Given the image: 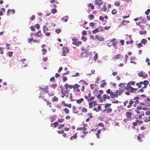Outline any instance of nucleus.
Returning <instances> with one entry per match:
<instances>
[{
  "label": "nucleus",
  "instance_id": "61",
  "mask_svg": "<svg viewBox=\"0 0 150 150\" xmlns=\"http://www.w3.org/2000/svg\"><path fill=\"white\" fill-rule=\"evenodd\" d=\"M35 27L38 30L40 28V25L38 24H36L35 25Z\"/></svg>",
  "mask_w": 150,
  "mask_h": 150
},
{
  "label": "nucleus",
  "instance_id": "54",
  "mask_svg": "<svg viewBox=\"0 0 150 150\" xmlns=\"http://www.w3.org/2000/svg\"><path fill=\"white\" fill-rule=\"evenodd\" d=\"M101 95L100 94H99L97 96V98H100V100L101 101V102H102L103 101V100L102 99H101Z\"/></svg>",
  "mask_w": 150,
  "mask_h": 150
},
{
  "label": "nucleus",
  "instance_id": "15",
  "mask_svg": "<svg viewBox=\"0 0 150 150\" xmlns=\"http://www.w3.org/2000/svg\"><path fill=\"white\" fill-rule=\"evenodd\" d=\"M129 22V21H128L123 20L121 21L120 23V25H126L127 23Z\"/></svg>",
  "mask_w": 150,
  "mask_h": 150
},
{
  "label": "nucleus",
  "instance_id": "19",
  "mask_svg": "<svg viewBox=\"0 0 150 150\" xmlns=\"http://www.w3.org/2000/svg\"><path fill=\"white\" fill-rule=\"evenodd\" d=\"M15 10L13 9H8V10L7 11V15H9L10 12H11L13 13H15Z\"/></svg>",
  "mask_w": 150,
  "mask_h": 150
},
{
  "label": "nucleus",
  "instance_id": "26",
  "mask_svg": "<svg viewBox=\"0 0 150 150\" xmlns=\"http://www.w3.org/2000/svg\"><path fill=\"white\" fill-rule=\"evenodd\" d=\"M77 40V39L76 38H74L72 39V40L73 41L72 43L73 45H76Z\"/></svg>",
  "mask_w": 150,
  "mask_h": 150
},
{
  "label": "nucleus",
  "instance_id": "25",
  "mask_svg": "<svg viewBox=\"0 0 150 150\" xmlns=\"http://www.w3.org/2000/svg\"><path fill=\"white\" fill-rule=\"evenodd\" d=\"M68 18V16H65L64 17L62 18L61 19L63 21H64V22H66L67 21V18Z\"/></svg>",
  "mask_w": 150,
  "mask_h": 150
},
{
  "label": "nucleus",
  "instance_id": "59",
  "mask_svg": "<svg viewBox=\"0 0 150 150\" xmlns=\"http://www.w3.org/2000/svg\"><path fill=\"white\" fill-rule=\"evenodd\" d=\"M117 42L114 41V40L112 42V45H113L114 47H115V45H116Z\"/></svg>",
  "mask_w": 150,
  "mask_h": 150
},
{
  "label": "nucleus",
  "instance_id": "60",
  "mask_svg": "<svg viewBox=\"0 0 150 150\" xmlns=\"http://www.w3.org/2000/svg\"><path fill=\"white\" fill-rule=\"evenodd\" d=\"M90 25L91 26H92V27H93L94 26V25L95 24V23L93 22H91L90 23Z\"/></svg>",
  "mask_w": 150,
  "mask_h": 150
},
{
  "label": "nucleus",
  "instance_id": "22",
  "mask_svg": "<svg viewBox=\"0 0 150 150\" xmlns=\"http://www.w3.org/2000/svg\"><path fill=\"white\" fill-rule=\"evenodd\" d=\"M101 130L99 129L97 130V132L96 134V136L97 137V138H99L100 137H99V134H100L101 133Z\"/></svg>",
  "mask_w": 150,
  "mask_h": 150
},
{
  "label": "nucleus",
  "instance_id": "56",
  "mask_svg": "<svg viewBox=\"0 0 150 150\" xmlns=\"http://www.w3.org/2000/svg\"><path fill=\"white\" fill-rule=\"evenodd\" d=\"M81 39L83 41H86L87 40V39L85 38V37L84 36H82L81 37Z\"/></svg>",
  "mask_w": 150,
  "mask_h": 150
},
{
  "label": "nucleus",
  "instance_id": "46",
  "mask_svg": "<svg viewBox=\"0 0 150 150\" xmlns=\"http://www.w3.org/2000/svg\"><path fill=\"white\" fill-rule=\"evenodd\" d=\"M13 52H10L8 53V56L10 57H11L12 56V54Z\"/></svg>",
  "mask_w": 150,
  "mask_h": 150
},
{
  "label": "nucleus",
  "instance_id": "31",
  "mask_svg": "<svg viewBox=\"0 0 150 150\" xmlns=\"http://www.w3.org/2000/svg\"><path fill=\"white\" fill-rule=\"evenodd\" d=\"M88 6L90 7L91 9H94V6L91 3H89L88 5Z\"/></svg>",
  "mask_w": 150,
  "mask_h": 150
},
{
  "label": "nucleus",
  "instance_id": "24",
  "mask_svg": "<svg viewBox=\"0 0 150 150\" xmlns=\"http://www.w3.org/2000/svg\"><path fill=\"white\" fill-rule=\"evenodd\" d=\"M77 138V133L76 132V134L74 136H72L70 138V140H72L74 139H76Z\"/></svg>",
  "mask_w": 150,
  "mask_h": 150
},
{
  "label": "nucleus",
  "instance_id": "58",
  "mask_svg": "<svg viewBox=\"0 0 150 150\" xmlns=\"http://www.w3.org/2000/svg\"><path fill=\"white\" fill-rule=\"evenodd\" d=\"M47 93H48V95L49 96H53L54 95L53 93H50L48 91L47 92Z\"/></svg>",
  "mask_w": 150,
  "mask_h": 150
},
{
  "label": "nucleus",
  "instance_id": "29",
  "mask_svg": "<svg viewBox=\"0 0 150 150\" xmlns=\"http://www.w3.org/2000/svg\"><path fill=\"white\" fill-rule=\"evenodd\" d=\"M73 88L75 89L77 88H78L80 86L79 85L77 84H75V85L73 86Z\"/></svg>",
  "mask_w": 150,
  "mask_h": 150
},
{
  "label": "nucleus",
  "instance_id": "5",
  "mask_svg": "<svg viewBox=\"0 0 150 150\" xmlns=\"http://www.w3.org/2000/svg\"><path fill=\"white\" fill-rule=\"evenodd\" d=\"M138 75L140 77H142L144 78L147 76V74L143 71H141L138 73Z\"/></svg>",
  "mask_w": 150,
  "mask_h": 150
},
{
  "label": "nucleus",
  "instance_id": "49",
  "mask_svg": "<svg viewBox=\"0 0 150 150\" xmlns=\"http://www.w3.org/2000/svg\"><path fill=\"white\" fill-rule=\"evenodd\" d=\"M81 43L82 42L81 41H79L76 43V45H75L77 46H78L79 45H80L81 44Z\"/></svg>",
  "mask_w": 150,
  "mask_h": 150
},
{
  "label": "nucleus",
  "instance_id": "38",
  "mask_svg": "<svg viewBox=\"0 0 150 150\" xmlns=\"http://www.w3.org/2000/svg\"><path fill=\"white\" fill-rule=\"evenodd\" d=\"M95 98V96H92L91 97L89 98L88 99L87 101H90L93 100Z\"/></svg>",
  "mask_w": 150,
  "mask_h": 150
},
{
  "label": "nucleus",
  "instance_id": "14",
  "mask_svg": "<svg viewBox=\"0 0 150 150\" xmlns=\"http://www.w3.org/2000/svg\"><path fill=\"white\" fill-rule=\"evenodd\" d=\"M132 100L131 99H130L129 101V104L127 106V108H130L132 105H133V104L134 103V101L132 100Z\"/></svg>",
  "mask_w": 150,
  "mask_h": 150
},
{
  "label": "nucleus",
  "instance_id": "34",
  "mask_svg": "<svg viewBox=\"0 0 150 150\" xmlns=\"http://www.w3.org/2000/svg\"><path fill=\"white\" fill-rule=\"evenodd\" d=\"M63 111L65 113L68 114L69 113V110L67 108H64L63 109Z\"/></svg>",
  "mask_w": 150,
  "mask_h": 150
},
{
  "label": "nucleus",
  "instance_id": "45",
  "mask_svg": "<svg viewBox=\"0 0 150 150\" xmlns=\"http://www.w3.org/2000/svg\"><path fill=\"white\" fill-rule=\"evenodd\" d=\"M58 98L56 97V96H54L52 99V100L53 101H56L58 100Z\"/></svg>",
  "mask_w": 150,
  "mask_h": 150
},
{
  "label": "nucleus",
  "instance_id": "62",
  "mask_svg": "<svg viewBox=\"0 0 150 150\" xmlns=\"http://www.w3.org/2000/svg\"><path fill=\"white\" fill-rule=\"evenodd\" d=\"M35 16L34 15H33L32 16L30 17V18L31 20H34L35 19Z\"/></svg>",
  "mask_w": 150,
  "mask_h": 150
},
{
  "label": "nucleus",
  "instance_id": "10",
  "mask_svg": "<svg viewBox=\"0 0 150 150\" xmlns=\"http://www.w3.org/2000/svg\"><path fill=\"white\" fill-rule=\"evenodd\" d=\"M43 35L41 33V32L40 31H38V32L35 34V36L36 37L40 38Z\"/></svg>",
  "mask_w": 150,
  "mask_h": 150
},
{
  "label": "nucleus",
  "instance_id": "33",
  "mask_svg": "<svg viewBox=\"0 0 150 150\" xmlns=\"http://www.w3.org/2000/svg\"><path fill=\"white\" fill-rule=\"evenodd\" d=\"M57 86V84L53 83L51 85V87L55 89Z\"/></svg>",
  "mask_w": 150,
  "mask_h": 150
},
{
  "label": "nucleus",
  "instance_id": "51",
  "mask_svg": "<svg viewBox=\"0 0 150 150\" xmlns=\"http://www.w3.org/2000/svg\"><path fill=\"white\" fill-rule=\"evenodd\" d=\"M89 17H90V19L91 20H92L93 19L94 17L93 15L91 14L89 15Z\"/></svg>",
  "mask_w": 150,
  "mask_h": 150
},
{
  "label": "nucleus",
  "instance_id": "44",
  "mask_svg": "<svg viewBox=\"0 0 150 150\" xmlns=\"http://www.w3.org/2000/svg\"><path fill=\"white\" fill-rule=\"evenodd\" d=\"M51 12L52 13L54 14L57 12V9L56 8L52 9L51 10Z\"/></svg>",
  "mask_w": 150,
  "mask_h": 150
},
{
  "label": "nucleus",
  "instance_id": "55",
  "mask_svg": "<svg viewBox=\"0 0 150 150\" xmlns=\"http://www.w3.org/2000/svg\"><path fill=\"white\" fill-rule=\"evenodd\" d=\"M95 72V71L94 70H92L91 71V73L89 74H88L89 75H91L92 74H94Z\"/></svg>",
  "mask_w": 150,
  "mask_h": 150
},
{
  "label": "nucleus",
  "instance_id": "47",
  "mask_svg": "<svg viewBox=\"0 0 150 150\" xmlns=\"http://www.w3.org/2000/svg\"><path fill=\"white\" fill-rule=\"evenodd\" d=\"M42 50L43 52L42 54L43 55H45V53L47 51L44 48H43L42 49Z\"/></svg>",
  "mask_w": 150,
  "mask_h": 150
},
{
  "label": "nucleus",
  "instance_id": "27",
  "mask_svg": "<svg viewBox=\"0 0 150 150\" xmlns=\"http://www.w3.org/2000/svg\"><path fill=\"white\" fill-rule=\"evenodd\" d=\"M146 31L145 30L144 31H140L139 32V34L141 35H145L146 34Z\"/></svg>",
  "mask_w": 150,
  "mask_h": 150
},
{
  "label": "nucleus",
  "instance_id": "57",
  "mask_svg": "<svg viewBox=\"0 0 150 150\" xmlns=\"http://www.w3.org/2000/svg\"><path fill=\"white\" fill-rule=\"evenodd\" d=\"M30 28L32 31H34L35 30V28L34 26H31Z\"/></svg>",
  "mask_w": 150,
  "mask_h": 150
},
{
  "label": "nucleus",
  "instance_id": "53",
  "mask_svg": "<svg viewBox=\"0 0 150 150\" xmlns=\"http://www.w3.org/2000/svg\"><path fill=\"white\" fill-rule=\"evenodd\" d=\"M93 106H95L96 105L97 102L96 101H94L91 102Z\"/></svg>",
  "mask_w": 150,
  "mask_h": 150
},
{
  "label": "nucleus",
  "instance_id": "36",
  "mask_svg": "<svg viewBox=\"0 0 150 150\" xmlns=\"http://www.w3.org/2000/svg\"><path fill=\"white\" fill-rule=\"evenodd\" d=\"M98 30V28H96L95 30H93L92 31V32L93 34L96 33H98L99 32Z\"/></svg>",
  "mask_w": 150,
  "mask_h": 150
},
{
  "label": "nucleus",
  "instance_id": "48",
  "mask_svg": "<svg viewBox=\"0 0 150 150\" xmlns=\"http://www.w3.org/2000/svg\"><path fill=\"white\" fill-rule=\"evenodd\" d=\"M120 54H117L115 56L114 58L116 59H118L120 58Z\"/></svg>",
  "mask_w": 150,
  "mask_h": 150
},
{
  "label": "nucleus",
  "instance_id": "42",
  "mask_svg": "<svg viewBox=\"0 0 150 150\" xmlns=\"http://www.w3.org/2000/svg\"><path fill=\"white\" fill-rule=\"evenodd\" d=\"M98 58V54L97 53H96L95 56L93 57V59L95 60H96Z\"/></svg>",
  "mask_w": 150,
  "mask_h": 150
},
{
  "label": "nucleus",
  "instance_id": "2",
  "mask_svg": "<svg viewBox=\"0 0 150 150\" xmlns=\"http://www.w3.org/2000/svg\"><path fill=\"white\" fill-rule=\"evenodd\" d=\"M149 82L147 80H144L143 81H140L139 82H137L136 83V85L138 86L139 88H141L142 86L141 85H144V86H143V88H146L147 87V85L149 84Z\"/></svg>",
  "mask_w": 150,
  "mask_h": 150
},
{
  "label": "nucleus",
  "instance_id": "6",
  "mask_svg": "<svg viewBox=\"0 0 150 150\" xmlns=\"http://www.w3.org/2000/svg\"><path fill=\"white\" fill-rule=\"evenodd\" d=\"M39 88L42 91V92L44 93V94H46L47 92L48 91V86H46L45 88L41 87H39Z\"/></svg>",
  "mask_w": 150,
  "mask_h": 150
},
{
  "label": "nucleus",
  "instance_id": "16",
  "mask_svg": "<svg viewBox=\"0 0 150 150\" xmlns=\"http://www.w3.org/2000/svg\"><path fill=\"white\" fill-rule=\"evenodd\" d=\"M106 109L103 110V112L106 111V112L107 113H111L112 111V110L111 108H107Z\"/></svg>",
  "mask_w": 150,
  "mask_h": 150
},
{
  "label": "nucleus",
  "instance_id": "37",
  "mask_svg": "<svg viewBox=\"0 0 150 150\" xmlns=\"http://www.w3.org/2000/svg\"><path fill=\"white\" fill-rule=\"evenodd\" d=\"M147 42V40L146 39H143L141 41V42H142L144 45H145Z\"/></svg>",
  "mask_w": 150,
  "mask_h": 150
},
{
  "label": "nucleus",
  "instance_id": "3",
  "mask_svg": "<svg viewBox=\"0 0 150 150\" xmlns=\"http://www.w3.org/2000/svg\"><path fill=\"white\" fill-rule=\"evenodd\" d=\"M124 91L123 88H119L118 89L116 90L115 93L116 96V98H117L118 96H120Z\"/></svg>",
  "mask_w": 150,
  "mask_h": 150
},
{
  "label": "nucleus",
  "instance_id": "18",
  "mask_svg": "<svg viewBox=\"0 0 150 150\" xmlns=\"http://www.w3.org/2000/svg\"><path fill=\"white\" fill-rule=\"evenodd\" d=\"M110 98H113L115 97H116V95L115 94V92L114 93L112 91H111V93L110 94Z\"/></svg>",
  "mask_w": 150,
  "mask_h": 150
},
{
  "label": "nucleus",
  "instance_id": "7",
  "mask_svg": "<svg viewBox=\"0 0 150 150\" xmlns=\"http://www.w3.org/2000/svg\"><path fill=\"white\" fill-rule=\"evenodd\" d=\"M103 2L102 0H95L94 1L95 4L98 5V6L102 5Z\"/></svg>",
  "mask_w": 150,
  "mask_h": 150
},
{
  "label": "nucleus",
  "instance_id": "63",
  "mask_svg": "<svg viewBox=\"0 0 150 150\" xmlns=\"http://www.w3.org/2000/svg\"><path fill=\"white\" fill-rule=\"evenodd\" d=\"M61 31V30L59 29H57L55 30V32L57 33H60Z\"/></svg>",
  "mask_w": 150,
  "mask_h": 150
},
{
  "label": "nucleus",
  "instance_id": "40",
  "mask_svg": "<svg viewBox=\"0 0 150 150\" xmlns=\"http://www.w3.org/2000/svg\"><path fill=\"white\" fill-rule=\"evenodd\" d=\"M107 9L105 5H104L103 7L102 8L101 10L105 11Z\"/></svg>",
  "mask_w": 150,
  "mask_h": 150
},
{
  "label": "nucleus",
  "instance_id": "13",
  "mask_svg": "<svg viewBox=\"0 0 150 150\" xmlns=\"http://www.w3.org/2000/svg\"><path fill=\"white\" fill-rule=\"evenodd\" d=\"M102 98L104 100H105L106 99L109 100L110 98V96H108L106 94L103 95V96Z\"/></svg>",
  "mask_w": 150,
  "mask_h": 150
},
{
  "label": "nucleus",
  "instance_id": "32",
  "mask_svg": "<svg viewBox=\"0 0 150 150\" xmlns=\"http://www.w3.org/2000/svg\"><path fill=\"white\" fill-rule=\"evenodd\" d=\"M111 105V103H106L105 104L104 106L105 108H108Z\"/></svg>",
  "mask_w": 150,
  "mask_h": 150
},
{
  "label": "nucleus",
  "instance_id": "12",
  "mask_svg": "<svg viewBox=\"0 0 150 150\" xmlns=\"http://www.w3.org/2000/svg\"><path fill=\"white\" fill-rule=\"evenodd\" d=\"M139 97H135L134 98L133 100H135L134 101V103L135 104H137L138 103H139Z\"/></svg>",
  "mask_w": 150,
  "mask_h": 150
},
{
  "label": "nucleus",
  "instance_id": "21",
  "mask_svg": "<svg viewBox=\"0 0 150 150\" xmlns=\"http://www.w3.org/2000/svg\"><path fill=\"white\" fill-rule=\"evenodd\" d=\"M84 101L83 98H81L79 99H77L76 100V102L77 103L80 104L81 102Z\"/></svg>",
  "mask_w": 150,
  "mask_h": 150
},
{
  "label": "nucleus",
  "instance_id": "9",
  "mask_svg": "<svg viewBox=\"0 0 150 150\" xmlns=\"http://www.w3.org/2000/svg\"><path fill=\"white\" fill-rule=\"evenodd\" d=\"M61 92L62 95L61 96L63 98L66 96V94L67 93V90H63V89H62Z\"/></svg>",
  "mask_w": 150,
  "mask_h": 150
},
{
  "label": "nucleus",
  "instance_id": "23",
  "mask_svg": "<svg viewBox=\"0 0 150 150\" xmlns=\"http://www.w3.org/2000/svg\"><path fill=\"white\" fill-rule=\"evenodd\" d=\"M115 40V38H114V39H113L111 41H110L108 43H107V45L109 47H110V46H112V42H113L114 41V40Z\"/></svg>",
  "mask_w": 150,
  "mask_h": 150
},
{
  "label": "nucleus",
  "instance_id": "35",
  "mask_svg": "<svg viewBox=\"0 0 150 150\" xmlns=\"http://www.w3.org/2000/svg\"><path fill=\"white\" fill-rule=\"evenodd\" d=\"M136 122H137V123H138V125H139L143 123V121L142 120H136Z\"/></svg>",
  "mask_w": 150,
  "mask_h": 150
},
{
  "label": "nucleus",
  "instance_id": "20",
  "mask_svg": "<svg viewBox=\"0 0 150 150\" xmlns=\"http://www.w3.org/2000/svg\"><path fill=\"white\" fill-rule=\"evenodd\" d=\"M44 94V93L42 92H41L40 94V96H39V97L40 98H41L42 99H44L45 98V95L44 94Z\"/></svg>",
  "mask_w": 150,
  "mask_h": 150
},
{
  "label": "nucleus",
  "instance_id": "11",
  "mask_svg": "<svg viewBox=\"0 0 150 150\" xmlns=\"http://www.w3.org/2000/svg\"><path fill=\"white\" fill-rule=\"evenodd\" d=\"M95 37L96 39H97L100 41H103L104 40V38L103 36H99L97 35H95Z\"/></svg>",
  "mask_w": 150,
  "mask_h": 150
},
{
  "label": "nucleus",
  "instance_id": "28",
  "mask_svg": "<svg viewBox=\"0 0 150 150\" xmlns=\"http://www.w3.org/2000/svg\"><path fill=\"white\" fill-rule=\"evenodd\" d=\"M144 120L146 122H148L150 121V120H149L148 118L146 117H144Z\"/></svg>",
  "mask_w": 150,
  "mask_h": 150
},
{
  "label": "nucleus",
  "instance_id": "8",
  "mask_svg": "<svg viewBox=\"0 0 150 150\" xmlns=\"http://www.w3.org/2000/svg\"><path fill=\"white\" fill-rule=\"evenodd\" d=\"M126 116L128 119H131V116L132 115V113L130 112L127 111L126 112Z\"/></svg>",
  "mask_w": 150,
  "mask_h": 150
},
{
  "label": "nucleus",
  "instance_id": "50",
  "mask_svg": "<svg viewBox=\"0 0 150 150\" xmlns=\"http://www.w3.org/2000/svg\"><path fill=\"white\" fill-rule=\"evenodd\" d=\"M107 83L106 82L103 83L100 85V87L101 88H103L104 87V86L106 85Z\"/></svg>",
  "mask_w": 150,
  "mask_h": 150
},
{
  "label": "nucleus",
  "instance_id": "39",
  "mask_svg": "<svg viewBox=\"0 0 150 150\" xmlns=\"http://www.w3.org/2000/svg\"><path fill=\"white\" fill-rule=\"evenodd\" d=\"M53 124L54 125V127H56L59 124L57 122H54Z\"/></svg>",
  "mask_w": 150,
  "mask_h": 150
},
{
  "label": "nucleus",
  "instance_id": "52",
  "mask_svg": "<svg viewBox=\"0 0 150 150\" xmlns=\"http://www.w3.org/2000/svg\"><path fill=\"white\" fill-rule=\"evenodd\" d=\"M149 12H150V9H148L145 11V13L146 15H148L149 14Z\"/></svg>",
  "mask_w": 150,
  "mask_h": 150
},
{
  "label": "nucleus",
  "instance_id": "1",
  "mask_svg": "<svg viewBox=\"0 0 150 150\" xmlns=\"http://www.w3.org/2000/svg\"><path fill=\"white\" fill-rule=\"evenodd\" d=\"M135 83V81H131L129 82L127 84L125 88V90L127 91L125 93V94L127 95H129L130 94V93H133L137 91V88H132L131 85H134Z\"/></svg>",
  "mask_w": 150,
  "mask_h": 150
},
{
  "label": "nucleus",
  "instance_id": "64",
  "mask_svg": "<svg viewBox=\"0 0 150 150\" xmlns=\"http://www.w3.org/2000/svg\"><path fill=\"white\" fill-rule=\"evenodd\" d=\"M145 114L146 115H150V110L146 112Z\"/></svg>",
  "mask_w": 150,
  "mask_h": 150
},
{
  "label": "nucleus",
  "instance_id": "30",
  "mask_svg": "<svg viewBox=\"0 0 150 150\" xmlns=\"http://www.w3.org/2000/svg\"><path fill=\"white\" fill-rule=\"evenodd\" d=\"M114 5L117 6H119L120 5V2L117 1H115L114 3Z\"/></svg>",
  "mask_w": 150,
  "mask_h": 150
},
{
  "label": "nucleus",
  "instance_id": "17",
  "mask_svg": "<svg viewBox=\"0 0 150 150\" xmlns=\"http://www.w3.org/2000/svg\"><path fill=\"white\" fill-rule=\"evenodd\" d=\"M126 84V83H120L119 85L118 86L120 87H121V88H124V89H125V88L126 87L125 85Z\"/></svg>",
  "mask_w": 150,
  "mask_h": 150
},
{
  "label": "nucleus",
  "instance_id": "41",
  "mask_svg": "<svg viewBox=\"0 0 150 150\" xmlns=\"http://www.w3.org/2000/svg\"><path fill=\"white\" fill-rule=\"evenodd\" d=\"M81 110L83 112H86L87 111V109L85 108H82Z\"/></svg>",
  "mask_w": 150,
  "mask_h": 150
},
{
  "label": "nucleus",
  "instance_id": "43",
  "mask_svg": "<svg viewBox=\"0 0 150 150\" xmlns=\"http://www.w3.org/2000/svg\"><path fill=\"white\" fill-rule=\"evenodd\" d=\"M117 12V11L116 9H113L112 11V14H115Z\"/></svg>",
  "mask_w": 150,
  "mask_h": 150
},
{
  "label": "nucleus",
  "instance_id": "4",
  "mask_svg": "<svg viewBox=\"0 0 150 150\" xmlns=\"http://www.w3.org/2000/svg\"><path fill=\"white\" fill-rule=\"evenodd\" d=\"M62 54L63 56H66L67 54L69 53V50L67 47H63L62 48Z\"/></svg>",
  "mask_w": 150,
  "mask_h": 150
}]
</instances>
